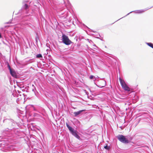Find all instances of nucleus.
I'll list each match as a JSON object with an SVG mask.
<instances>
[{
    "label": "nucleus",
    "mask_w": 153,
    "mask_h": 153,
    "mask_svg": "<svg viewBox=\"0 0 153 153\" xmlns=\"http://www.w3.org/2000/svg\"><path fill=\"white\" fill-rule=\"evenodd\" d=\"M12 21V18H11L9 21L8 22H6L5 23L6 24H10L11 22Z\"/></svg>",
    "instance_id": "9"
},
{
    "label": "nucleus",
    "mask_w": 153,
    "mask_h": 153,
    "mask_svg": "<svg viewBox=\"0 0 153 153\" xmlns=\"http://www.w3.org/2000/svg\"><path fill=\"white\" fill-rule=\"evenodd\" d=\"M8 68H9L10 71V70H12L10 68V65H8Z\"/></svg>",
    "instance_id": "15"
},
{
    "label": "nucleus",
    "mask_w": 153,
    "mask_h": 153,
    "mask_svg": "<svg viewBox=\"0 0 153 153\" xmlns=\"http://www.w3.org/2000/svg\"><path fill=\"white\" fill-rule=\"evenodd\" d=\"M144 12V10H139L138 11V13H142L143 12Z\"/></svg>",
    "instance_id": "13"
},
{
    "label": "nucleus",
    "mask_w": 153,
    "mask_h": 153,
    "mask_svg": "<svg viewBox=\"0 0 153 153\" xmlns=\"http://www.w3.org/2000/svg\"><path fill=\"white\" fill-rule=\"evenodd\" d=\"M37 58H41L42 57V56L41 54H38L36 56Z\"/></svg>",
    "instance_id": "10"
},
{
    "label": "nucleus",
    "mask_w": 153,
    "mask_h": 153,
    "mask_svg": "<svg viewBox=\"0 0 153 153\" xmlns=\"http://www.w3.org/2000/svg\"><path fill=\"white\" fill-rule=\"evenodd\" d=\"M94 77V76L93 75H91V76H90L89 78L90 79H93Z\"/></svg>",
    "instance_id": "14"
},
{
    "label": "nucleus",
    "mask_w": 153,
    "mask_h": 153,
    "mask_svg": "<svg viewBox=\"0 0 153 153\" xmlns=\"http://www.w3.org/2000/svg\"><path fill=\"white\" fill-rule=\"evenodd\" d=\"M119 79L121 85L124 89L125 91H130V88L126 84L124 81L122 79L120 78Z\"/></svg>",
    "instance_id": "3"
},
{
    "label": "nucleus",
    "mask_w": 153,
    "mask_h": 153,
    "mask_svg": "<svg viewBox=\"0 0 153 153\" xmlns=\"http://www.w3.org/2000/svg\"><path fill=\"white\" fill-rule=\"evenodd\" d=\"M28 5L27 4H25V9H27L28 8Z\"/></svg>",
    "instance_id": "12"
},
{
    "label": "nucleus",
    "mask_w": 153,
    "mask_h": 153,
    "mask_svg": "<svg viewBox=\"0 0 153 153\" xmlns=\"http://www.w3.org/2000/svg\"><path fill=\"white\" fill-rule=\"evenodd\" d=\"M66 124L67 127L71 132L74 131L73 129L71 127L69 126L68 123H66Z\"/></svg>",
    "instance_id": "7"
},
{
    "label": "nucleus",
    "mask_w": 153,
    "mask_h": 153,
    "mask_svg": "<svg viewBox=\"0 0 153 153\" xmlns=\"http://www.w3.org/2000/svg\"><path fill=\"white\" fill-rule=\"evenodd\" d=\"M71 133L72 134L75 136L77 138L79 139V136L77 134V133L76 131H72Z\"/></svg>",
    "instance_id": "6"
},
{
    "label": "nucleus",
    "mask_w": 153,
    "mask_h": 153,
    "mask_svg": "<svg viewBox=\"0 0 153 153\" xmlns=\"http://www.w3.org/2000/svg\"><path fill=\"white\" fill-rule=\"evenodd\" d=\"M62 42L66 45H69L72 43L68 37L65 34L62 35Z\"/></svg>",
    "instance_id": "1"
},
{
    "label": "nucleus",
    "mask_w": 153,
    "mask_h": 153,
    "mask_svg": "<svg viewBox=\"0 0 153 153\" xmlns=\"http://www.w3.org/2000/svg\"><path fill=\"white\" fill-rule=\"evenodd\" d=\"M84 111V110H82L77 112H75L74 113V115L75 116H76L79 114L81 112Z\"/></svg>",
    "instance_id": "5"
},
{
    "label": "nucleus",
    "mask_w": 153,
    "mask_h": 153,
    "mask_svg": "<svg viewBox=\"0 0 153 153\" xmlns=\"http://www.w3.org/2000/svg\"><path fill=\"white\" fill-rule=\"evenodd\" d=\"M10 72L11 75L13 77H16V74L14 70H10Z\"/></svg>",
    "instance_id": "4"
},
{
    "label": "nucleus",
    "mask_w": 153,
    "mask_h": 153,
    "mask_svg": "<svg viewBox=\"0 0 153 153\" xmlns=\"http://www.w3.org/2000/svg\"><path fill=\"white\" fill-rule=\"evenodd\" d=\"M152 7H150L149 9L150 8H151Z\"/></svg>",
    "instance_id": "17"
},
{
    "label": "nucleus",
    "mask_w": 153,
    "mask_h": 153,
    "mask_svg": "<svg viewBox=\"0 0 153 153\" xmlns=\"http://www.w3.org/2000/svg\"><path fill=\"white\" fill-rule=\"evenodd\" d=\"M117 137L120 141L123 143H128L129 142L128 140L123 135H118Z\"/></svg>",
    "instance_id": "2"
},
{
    "label": "nucleus",
    "mask_w": 153,
    "mask_h": 153,
    "mask_svg": "<svg viewBox=\"0 0 153 153\" xmlns=\"http://www.w3.org/2000/svg\"><path fill=\"white\" fill-rule=\"evenodd\" d=\"M147 44L148 46L153 48V44L152 43L150 42H149L147 43Z\"/></svg>",
    "instance_id": "8"
},
{
    "label": "nucleus",
    "mask_w": 153,
    "mask_h": 153,
    "mask_svg": "<svg viewBox=\"0 0 153 153\" xmlns=\"http://www.w3.org/2000/svg\"><path fill=\"white\" fill-rule=\"evenodd\" d=\"M102 86V87H104V86Z\"/></svg>",
    "instance_id": "16"
},
{
    "label": "nucleus",
    "mask_w": 153,
    "mask_h": 153,
    "mask_svg": "<svg viewBox=\"0 0 153 153\" xmlns=\"http://www.w3.org/2000/svg\"><path fill=\"white\" fill-rule=\"evenodd\" d=\"M104 148L106 149H109V147L108 146L106 145L104 146Z\"/></svg>",
    "instance_id": "11"
}]
</instances>
